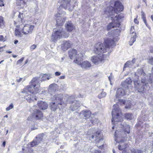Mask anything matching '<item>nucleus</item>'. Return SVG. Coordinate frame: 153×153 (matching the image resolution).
<instances>
[{"instance_id": "f257e3e1", "label": "nucleus", "mask_w": 153, "mask_h": 153, "mask_svg": "<svg viewBox=\"0 0 153 153\" xmlns=\"http://www.w3.org/2000/svg\"><path fill=\"white\" fill-rule=\"evenodd\" d=\"M40 78L42 79L41 80L42 81H43L46 79L49 80L51 77H50L48 75L46 74H41L39 78L34 77L30 82L29 85L22 91V92L25 94V98L29 102H31L32 101H33L34 100H37L36 97H34L33 95H31V94L34 93L36 94L39 90L40 88V84L39 83Z\"/></svg>"}, {"instance_id": "f03ea898", "label": "nucleus", "mask_w": 153, "mask_h": 153, "mask_svg": "<svg viewBox=\"0 0 153 153\" xmlns=\"http://www.w3.org/2000/svg\"><path fill=\"white\" fill-rule=\"evenodd\" d=\"M135 76L137 79L139 78H141V82L138 81H134L135 87L138 91L143 93L146 90H148L150 87L147 82V76L143 70L141 69L137 70L135 73Z\"/></svg>"}, {"instance_id": "7ed1b4c3", "label": "nucleus", "mask_w": 153, "mask_h": 153, "mask_svg": "<svg viewBox=\"0 0 153 153\" xmlns=\"http://www.w3.org/2000/svg\"><path fill=\"white\" fill-rule=\"evenodd\" d=\"M104 43L105 46L102 43L100 42L95 45L94 50L95 53L100 55L106 52L109 48H113L115 46L114 41L111 39L107 38L105 40Z\"/></svg>"}, {"instance_id": "20e7f679", "label": "nucleus", "mask_w": 153, "mask_h": 153, "mask_svg": "<svg viewBox=\"0 0 153 153\" xmlns=\"http://www.w3.org/2000/svg\"><path fill=\"white\" fill-rule=\"evenodd\" d=\"M110 4L111 5L114 4V7L112 6L108 7L104 10V13L108 16H112L114 13H118L123 10V7L122 4L119 1L111 0Z\"/></svg>"}, {"instance_id": "39448f33", "label": "nucleus", "mask_w": 153, "mask_h": 153, "mask_svg": "<svg viewBox=\"0 0 153 153\" xmlns=\"http://www.w3.org/2000/svg\"><path fill=\"white\" fill-rule=\"evenodd\" d=\"M112 121L121 122L123 121L122 115L120 109L117 105L114 104L112 111Z\"/></svg>"}, {"instance_id": "423d86ee", "label": "nucleus", "mask_w": 153, "mask_h": 153, "mask_svg": "<svg viewBox=\"0 0 153 153\" xmlns=\"http://www.w3.org/2000/svg\"><path fill=\"white\" fill-rule=\"evenodd\" d=\"M66 7L65 6L63 7L62 12L60 14L57 13L55 14L56 19V25L58 26H62L65 21L66 16H64L66 15V12L63 10L64 9L66 10Z\"/></svg>"}, {"instance_id": "0eeeda50", "label": "nucleus", "mask_w": 153, "mask_h": 153, "mask_svg": "<svg viewBox=\"0 0 153 153\" xmlns=\"http://www.w3.org/2000/svg\"><path fill=\"white\" fill-rule=\"evenodd\" d=\"M68 102L70 104L69 110L72 111L77 109L80 107L81 105L80 102L74 100V97L73 96H70L68 98Z\"/></svg>"}, {"instance_id": "6e6552de", "label": "nucleus", "mask_w": 153, "mask_h": 153, "mask_svg": "<svg viewBox=\"0 0 153 153\" xmlns=\"http://www.w3.org/2000/svg\"><path fill=\"white\" fill-rule=\"evenodd\" d=\"M84 55V53L80 54L79 57H76V60H74V62L79 65H80L82 68L87 69L91 66V63L88 61H85L82 63V57Z\"/></svg>"}, {"instance_id": "1a4fd4ad", "label": "nucleus", "mask_w": 153, "mask_h": 153, "mask_svg": "<svg viewBox=\"0 0 153 153\" xmlns=\"http://www.w3.org/2000/svg\"><path fill=\"white\" fill-rule=\"evenodd\" d=\"M64 32L61 29L55 31L52 35L51 39L53 42H55L57 39H60L62 36Z\"/></svg>"}, {"instance_id": "9d476101", "label": "nucleus", "mask_w": 153, "mask_h": 153, "mask_svg": "<svg viewBox=\"0 0 153 153\" xmlns=\"http://www.w3.org/2000/svg\"><path fill=\"white\" fill-rule=\"evenodd\" d=\"M31 116L32 118L35 120H39L43 118V114L39 110L35 109L33 111Z\"/></svg>"}, {"instance_id": "9b49d317", "label": "nucleus", "mask_w": 153, "mask_h": 153, "mask_svg": "<svg viewBox=\"0 0 153 153\" xmlns=\"http://www.w3.org/2000/svg\"><path fill=\"white\" fill-rule=\"evenodd\" d=\"M106 56L104 54H100L93 56L91 60L93 63L95 64H98L99 62L102 61L105 59Z\"/></svg>"}, {"instance_id": "f8f14e48", "label": "nucleus", "mask_w": 153, "mask_h": 153, "mask_svg": "<svg viewBox=\"0 0 153 153\" xmlns=\"http://www.w3.org/2000/svg\"><path fill=\"white\" fill-rule=\"evenodd\" d=\"M52 101L55 102L57 104L62 105L63 96L61 94L54 95L51 97Z\"/></svg>"}, {"instance_id": "ddd939ff", "label": "nucleus", "mask_w": 153, "mask_h": 153, "mask_svg": "<svg viewBox=\"0 0 153 153\" xmlns=\"http://www.w3.org/2000/svg\"><path fill=\"white\" fill-rule=\"evenodd\" d=\"M42 137L41 135H39L36 137L35 139L32 142L30 143V145L31 146H35L38 145L41 142L45 141V140L41 138Z\"/></svg>"}, {"instance_id": "4468645a", "label": "nucleus", "mask_w": 153, "mask_h": 153, "mask_svg": "<svg viewBox=\"0 0 153 153\" xmlns=\"http://www.w3.org/2000/svg\"><path fill=\"white\" fill-rule=\"evenodd\" d=\"M42 137L41 135H39L36 137L35 139L32 142L30 143V145L31 146H35L38 145L41 142L45 141V140L41 138Z\"/></svg>"}, {"instance_id": "2eb2a0df", "label": "nucleus", "mask_w": 153, "mask_h": 153, "mask_svg": "<svg viewBox=\"0 0 153 153\" xmlns=\"http://www.w3.org/2000/svg\"><path fill=\"white\" fill-rule=\"evenodd\" d=\"M77 51L75 49H71L68 51L69 57L70 59L76 60V57H79V56L81 53L77 54Z\"/></svg>"}, {"instance_id": "dca6fc26", "label": "nucleus", "mask_w": 153, "mask_h": 153, "mask_svg": "<svg viewBox=\"0 0 153 153\" xmlns=\"http://www.w3.org/2000/svg\"><path fill=\"white\" fill-rule=\"evenodd\" d=\"M34 28V26L33 25H26L23 28L22 33L25 34L30 33Z\"/></svg>"}, {"instance_id": "f3484780", "label": "nucleus", "mask_w": 153, "mask_h": 153, "mask_svg": "<svg viewBox=\"0 0 153 153\" xmlns=\"http://www.w3.org/2000/svg\"><path fill=\"white\" fill-rule=\"evenodd\" d=\"M119 139L118 138L117 139H115V140L116 141H118L119 143L118 148L120 150H123V151L125 150L127 152L125 149L127 147L128 145L126 143L123 142V139H122V140L120 141L119 140Z\"/></svg>"}, {"instance_id": "a211bd4d", "label": "nucleus", "mask_w": 153, "mask_h": 153, "mask_svg": "<svg viewBox=\"0 0 153 153\" xmlns=\"http://www.w3.org/2000/svg\"><path fill=\"white\" fill-rule=\"evenodd\" d=\"M114 15H113L112 16H107L108 17H110L112 19V22L114 23V24H115V26L116 27H119L120 25V23L119 19L120 18V15H116L115 17L113 18V16Z\"/></svg>"}, {"instance_id": "6ab92c4d", "label": "nucleus", "mask_w": 153, "mask_h": 153, "mask_svg": "<svg viewBox=\"0 0 153 153\" xmlns=\"http://www.w3.org/2000/svg\"><path fill=\"white\" fill-rule=\"evenodd\" d=\"M100 131H97L93 135H92V139H93L94 137L96 138V143H100L103 141V139L100 138Z\"/></svg>"}, {"instance_id": "aec40b11", "label": "nucleus", "mask_w": 153, "mask_h": 153, "mask_svg": "<svg viewBox=\"0 0 153 153\" xmlns=\"http://www.w3.org/2000/svg\"><path fill=\"white\" fill-rule=\"evenodd\" d=\"M39 108L41 110H43L47 109L48 105L47 103L42 101H39L37 103Z\"/></svg>"}, {"instance_id": "412c9836", "label": "nucleus", "mask_w": 153, "mask_h": 153, "mask_svg": "<svg viewBox=\"0 0 153 153\" xmlns=\"http://www.w3.org/2000/svg\"><path fill=\"white\" fill-rule=\"evenodd\" d=\"M32 0H18L16 3L18 5L24 7L26 6L27 2H30Z\"/></svg>"}, {"instance_id": "4be33fe9", "label": "nucleus", "mask_w": 153, "mask_h": 153, "mask_svg": "<svg viewBox=\"0 0 153 153\" xmlns=\"http://www.w3.org/2000/svg\"><path fill=\"white\" fill-rule=\"evenodd\" d=\"M33 147L31 146L30 143L27 145V147L25 148V149L22 148V150H23V153H31L33 152V150L31 147Z\"/></svg>"}, {"instance_id": "5701e85b", "label": "nucleus", "mask_w": 153, "mask_h": 153, "mask_svg": "<svg viewBox=\"0 0 153 153\" xmlns=\"http://www.w3.org/2000/svg\"><path fill=\"white\" fill-rule=\"evenodd\" d=\"M117 97L120 98L125 94L124 90L122 88L118 89L117 91Z\"/></svg>"}, {"instance_id": "b1692460", "label": "nucleus", "mask_w": 153, "mask_h": 153, "mask_svg": "<svg viewBox=\"0 0 153 153\" xmlns=\"http://www.w3.org/2000/svg\"><path fill=\"white\" fill-rule=\"evenodd\" d=\"M141 18L142 19L143 21L146 26L149 29H150V27L148 25L147 23L146 17V14L143 11L141 12Z\"/></svg>"}, {"instance_id": "393cba45", "label": "nucleus", "mask_w": 153, "mask_h": 153, "mask_svg": "<svg viewBox=\"0 0 153 153\" xmlns=\"http://www.w3.org/2000/svg\"><path fill=\"white\" fill-rule=\"evenodd\" d=\"M55 102H51L50 104V107L52 111H55L57 109L58 105Z\"/></svg>"}, {"instance_id": "a878e982", "label": "nucleus", "mask_w": 153, "mask_h": 153, "mask_svg": "<svg viewBox=\"0 0 153 153\" xmlns=\"http://www.w3.org/2000/svg\"><path fill=\"white\" fill-rule=\"evenodd\" d=\"M82 114L83 115L85 119L89 118L91 116V113L90 111H83L82 112Z\"/></svg>"}, {"instance_id": "bb28decb", "label": "nucleus", "mask_w": 153, "mask_h": 153, "mask_svg": "<svg viewBox=\"0 0 153 153\" xmlns=\"http://www.w3.org/2000/svg\"><path fill=\"white\" fill-rule=\"evenodd\" d=\"M132 34L133 35L132 37H131L130 40L129 42V44L131 46L132 45L133 43L136 41V33H134V31H133Z\"/></svg>"}, {"instance_id": "cd10ccee", "label": "nucleus", "mask_w": 153, "mask_h": 153, "mask_svg": "<svg viewBox=\"0 0 153 153\" xmlns=\"http://www.w3.org/2000/svg\"><path fill=\"white\" fill-rule=\"evenodd\" d=\"M23 14L22 13H21L20 12L19 13V14L18 16V18L17 19L18 22L23 23L24 22Z\"/></svg>"}, {"instance_id": "c85d7f7f", "label": "nucleus", "mask_w": 153, "mask_h": 153, "mask_svg": "<svg viewBox=\"0 0 153 153\" xmlns=\"http://www.w3.org/2000/svg\"><path fill=\"white\" fill-rule=\"evenodd\" d=\"M131 153H142V151L138 149H132L131 150ZM122 153H128L125 150L123 151Z\"/></svg>"}, {"instance_id": "c756f323", "label": "nucleus", "mask_w": 153, "mask_h": 153, "mask_svg": "<svg viewBox=\"0 0 153 153\" xmlns=\"http://www.w3.org/2000/svg\"><path fill=\"white\" fill-rule=\"evenodd\" d=\"M61 48L63 51L67 50V42L66 41H63L61 44Z\"/></svg>"}, {"instance_id": "7c9ffc66", "label": "nucleus", "mask_w": 153, "mask_h": 153, "mask_svg": "<svg viewBox=\"0 0 153 153\" xmlns=\"http://www.w3.org/2000/svg\"><path fill=\"white\" fill-rule=\"evenodd\" d=\"M125 117L128 120H131L133 118V115L131 114L126 113L125 114Z\"/></svg>"}, {"instance_id": "2f4dec72", "label": "nucleus", "mask_w": 153, "mask_h": 153, "mask_svg": "<svg viewBox=\"0 0 153 153\" xmlns=\"http://www.w3.org/2000/svg\"><path fill=\"white\" fill-rule=\"evenodd\" d=\"M131 63H132V62H131L130 61H128L124 65L123 70H124V69L127 67H131V66L133 65Z\"/></svg>"}, {"instance_id": "473e14b6", "label": "nucleus", "mask_w": 153, "mask_h": 153, "mask_svg": "<svg viewBox=\"0 0 153 153\" xmlns=\"http://www.w3.org/2000/svg\"><path fill=\"white\" fill-rule=\"evenodd\" d=\"M17 28L15 29V34L16 36L17 37H21V32L19 28V26H17Z\"/></svg>"}, {"instance_id": "72a5a7b5", "label": "nucleus", "mask_w": 153, "mask_h": 153, "mask_svg": "<svg viewBox=\"0 0 153 153\" xmlns=\"http://www.w3.org/2000/svg\"><path fill=\"white\" fill-rule=\"evenodd\" d=\"M74 29V27L71 23L68 24V31H71Z\"/></svg>"}, {"instance_id": "f704fd0d", "label": "nucleus", "mask_w": 153, "mask_h": 153, "mask_svg": "<svg viewBox=\"0 0 153 153\" xmlns=\"http://www.w3.org/2000/svg\"><path fill=\"white\" fill-rule=\"evenodd\" d=\"M4 26L3 18L2 16H0V28H3Z\"/></svg>"}, {"instance_id": "c9c22d12", "label": "nucleus", "mask_w": 153, "mask_h": 153, "mask_svg": "<svg viewBox=\"0 0 153 153\" xmlns=\"http://www.w3.org/2000/svg\"><path fill=\"white\" fill-rule=\"evenodd\" d=\"M115 27H117L115 26V24H114L113 22H111L107 26V29L108 30H109L112 28H114Z\"/></svg>"}, {"instance_id": "e433bc0d", "label": "nucleus", "mask_w": 153, "mask_h": 153, "mask_svg": "<svg viewBox=\"0 0 153 153\" xmlns=\"http://www.w3.org/2000/svg\"><path fill=\"white\" fill-rule=\"evenodd\" d=\"M152 71L153 73L149 74L150 76L149 77V82L151 83L152 82L153 79V68H152Z\"/></svg>"}, {"instance_id": "4c0bfd02", "label": "nucleus", "mask_w": 153, "mask_h": 153, "mask_svg": "<svg viewBox=\"0 0 153 153\" xmlns=\"http://www.w3.org/2000/svg\"><path fill=\"white\" fill-rule=\"evenodd\" d=\"M97 119L96 118H92V119L91 120V123L90 125L91 126H92L93 124L96 123L97 122Z\"/></svg>"}, {"instance_id": "58836bf2", "label": "nucleus", "mask_w": 153, "mask_h": 153, "mask_svg": "<svg viewBox=\"0 0 153 153\" xmlns=\"http://www.w3.org/2000/svg\"><path fill=\"white\" fill-rule=\"evenodd\" d=\"M106 93L105 92H102L99 95L98 97L100 98H102L104 97L106 95Z\"/></svg>"}, {"instance_id": "ea45409f", "label": "nucleus", "mask_w": 153, "mask_h": 153, "mask_svg": "<svg viewBox=\"0 0 153 153\" xmlns=\"http://www.w3.org/2000/svg\"><path fill=\"white\" fill-rule=\"evenodd\" d=\"M124 81L128 85H130L132 82L131 79L130 78H127Z\"/></svg>"}, {"instance_id": "a19ab883", "label": "nucleus", "mask_w": 153, "mask_h": 153, "mask_svg": "<svg viewBox=\"0 0 153 153\" xmlns=\"http://www.w3.org/2000/svg\"><path fill=\"white\" fill-rule=\"evenodd\" d=\"M128 85L124 81L121 83V86L125 88H128Z\"/></svg>"}, {"instance_id": "79ce46f5", "label": "nucleus", "mask_w": 153, "mask_h": 153, "mask_svg": "<svg viewBox=\"0 0 153 153\" xmlns=\"http://www.w3.org/2000/svg\"><path fill=\"white\" fill-rule=\"evenodd\" d=\"M25 77L24 78H20L19 79H17L16 80V81L17 82H23L25 81Z\"/></svg>"}, {"instance_id": "37998d69", "label": "nucleus", "mask_w": 153, "mask_h": 153, "mask_svg": "<svg viewBox=\"0 0 153 153\" xmlns=\"http://www.w3.org/2000/svg\"><path fill=\"white\" fill-rule=\"evenodd\" d=\"M13 107V104H10L8 107L6 108V110L7 111H9L11 109H12Z\"/></svg>"}, {"instance_id": "c03bdc74", "label": "nucleus", "mask_w": 153, "mask_h": 153, "mask_svg": "<svg viewBox=\"0 0 153 153\" xmlns=\"http://www.w3.org/2000/svg\"><path fill=\"white\" fill-rule=\"evenodd\" d=\"M148 62L149 63L153 65V57H150L149 58Z\"/></svg>"}, {"instance_id": "a18cd8bd", "label": "nucleus", "mask_w": 153, "mask_h": 153, "mask_svg": "<svg viewBox=\"0 0 153 153\" xmlns=\"http://www.w3.org/2000/svg\"><path fill=\"white\" fill-rule=\"evenodd\" d=\"M39 135H41L42 136V137H41V138L42 139L43 138L44 140H45L47 138V136L45 134L43 133H42L41 134H39Z\"/></svg>"}, {"instance_id": "49530a36", "label": "nucleus", "mask_w": 153, "mask_h": 153, "mask_svg": "<svg viewBox=\"0 0 153 153\" xmlns=\"http://www.w3.org/2000/svg\"><path fill=\"white\" fill-rule=\"evenodd\" d=\"M61 3L62 5H65L67 6V0H61Z\"/></svg>"}, {"instance_id": "de8ad7c7", "label": "nucleus", "mask_w": 153, "mask_h": 153, "mask_svg": "<svg viewBox=\"0 0 153 153\" xmlns=\"http://www.w3.org/2000/svg\"><path fill=\"white\" fill-rule=\"evenodd\" d=\"M6 40L2 35H0V41H5Z\"/></svg>"}, {"instance_id": "09e8293b", "label": "nucleus", "mask_w": 153, "mask_h": 153, "mask_svg": "<svg viewBox=\"0 0 153 153\" xmlns=\"http://www.w3.org/2000/svg\"><path fill=\"white\" fill-rule=\"evenodd\" d=\"M24 60V58L22 57V58H21L20 59L18 60L17 62V64H19L20 63H21Z\"/></svg>"}, {"instance_id": "8fccbe9b", "label": "nucleus", "mask_w": 153, "mask_h": 153, "mask_svg": "<svg viewBox=\"0 0 153 153\" xmlns=\"http://www.w3.org/2000/svg\"><path fill=\"white\" fill-rule=\"evenodd\" d=\"M92 153H101V152L100 151H99L97 150H95L94 151H93L92 152Z\"/></svg>"}, {"instance_id": "3c124183", "label": "nucleus", "mask_w": 153, "mask_h": 153, "mask_svg": "<svg viewBox=\"0 0 153 153\" xmlns=\"http://www.w3.org/2000/svg\"><path fill=\"white\" fill-rule=\"evenodd\" d=\"M36 47V46L35 45H33L30 46V48L32 50L34 49Z\"/></svg>"}, {"instance_id": "603ef678", "label": "nucleus", "mask_w": 153, "mask_h": 153, "mask_svg": "<svg viewBox=\"0 0 153 153\" xmlns=\"http://www.w3.org/2000/svg\"><path fill=\"white\" fill-rule=\"evenodd\" d=\"M134 22L135 23H136V24H139V22L138 21L137 18H135L134 19Z\"/></svg>"}, {"instance_id": "864d4df0", "label": "nucleus", "mask_w": 153, "mask_h": 153, "mask_svg": "<svg viewBox=\"0 0 153 153\" xmlns=\"http://www.w3.org/2000/svg\"><path fill=\"white\" fill-rule=\"evenodd\" d=\"M61 74V72H56L55 73V75L56 76H59Z\"/></svg>"}, {"instance_id": "5fc2aeb1", "label": "nucleus", "mask_w": 153, "mask_h": 153, "mask_svg": "<svg viewBox=\"0 0 153 153\" xmlns=\"http://www.w3.org/2000/svg\"><path fill=\"white\" fill-rule=\"evenodd\" d=\"M112 78L113 77L112 76V74H111L110 76L108 77V79L110 82L111 81V80L112 79Z\"/></svg>"}, {"instance_id": "6e6d98bb", "label": "nucleus", "mask_w": 153, "mask_h": 153, "mask_svg": "<svg viewBox=\"0 0 153 153\" xmlns=\"http://www.w3.org/2000/svg\"><path fill=\"white\" fill-rule=\"evenodd\" d=\"M136 59H133L131 61V62H132V63H131V64H132L133 65L134 63L135 62H136Z\"/></svg>"}, {"instance_id": "4d7b16f0", "label": "nucleus", "mask_w": 153, "mask_h": 153, "mask_svg": "<svg viewBox=\"0 0 153 153\" xmlns=\"http://www.w3.org/2000/svg\"><path fill=\"white\" fill-rule=\"evenodd\" d=\"M103 144H101V145H98L97 146L99 148H100L101 149H102L103 147Z\"/></svg>"}, {"instance_id": "13d9d810", "label": "nucleus", "mask_w": 153, "mask_h": 153, "mask_svg": "<svg viewBox=\"0 0 153 153\" xmlns=\"http://www.w3.org/2000/svg\"><path fill=\"white\" fill-rule=\"evenodd\" d=\"M129 127H128V129L125 130V132H127L128 134L130 133V130L129 129Z\"/></svg>"}, {"instance_id": "bf43d9fd", "label": "nucleus", "mask_w": 153, "mask_h": 153, "mask_svg": "<svg viewBox=\"0 0 153 153\" xmlns=\"http://www.w3.org/2000/svg\"><path fill=\"white\" fill-rule=\"evenodd\" d=\"M71 44L70 43H69L68 42V45H67L68 48L71 47Z\"/></svg>"}, {"instance_id": "052dcab7", "label": "nucleus", "mask_w": 153, "mask_h": 153, "mask_svg": "<svg viewBox=\"0 0 153 153\" xmlns=\"http://www.w3.org/2000/svg\"><path fill=\"white\" fill-rule=\"evenodd\" d=\"M2 2L1 0H0V2ZM4 4H3V3H0V7L4 6Z\"/></svg>"}, {"instance_id": "680f3d73", "label": "nucleus", "mask_w": 153, "mask_h": 153, "mask_svg": "<svg viewBox=\"0 0 153 153\" xmlns=\"http://www.w3.org/2000/svg\"><path fill=\"white\" fill-rule=\"evenodd\" d=\"M65 78V76H60V79H64Z\"/></svg>"}, {"instance_id": "e2e57ef3", "label": "nucleus", "mask_w": 153, "mask_h": 153, "mask_svg": "<svg viewBox=\"0 0 153 153\" xmlns=\"http://www.w3.org/2000/svg\"><path fill=\"white\" fill-rule=\"evenodd\" d=\"M6 142L5 141H4L2 143V146L4 147L6 145Z\"/></svg>"}, {"instance_id": "0e129e2a", "label": "nucleus", "mask_w": 153, "mask_h": 153, "mask_svg": "<svg viewBox=\"0 0 153 153\" xmlns=\"http://www.w3.org/2000/svg\"><path fill=\"white\" fill-rule=\"evenodd\" d=\"M134 29V27H131V32L132 31V33L133 32V30Z\"/></svg>"}, {"instance_id": "69168bd1", "label": "nucleus", "mask_w": 153, "mask_h": 153, "mask_svg": "<svg viewBox=\"0 0 153 153\" xmlns=\"http://www.w3.org/2000/svg\"><path fill=\"white\" fill-rule=\"evenodd\" d=\"M18 41L17 40H16L15 41L14 43L15 44H16L17 43H18Z\"/></svg>"}, {"instance_id": "338daca9", "label": "nucleus", "mask_w": 153, "mask_h": 153, "mask_svg": "<svg viewBox=\"0 0 153 153\" xmlns=\"http://www.w3.org/2000/svg\"><path fill=\"white\" fill-rule=\"evenodd\" d=\"M7 52L8 53H12V51H7Z\"/></svg>"}, {"instance_id": "774afa93", "label": "nucleus", "mask_w": 153, "mask_h": 153, "mask_svg": "<svg viewBox=\"0 0 153 153\" xmlns=\"http://www.w3.org/2000/svg\"><path fill=\"white\" fill-rule=\"evenodd\" d=\"M151 18L152 20V21L153 22V15H152L151 16Z\"/></svg>"}]
</instances>
